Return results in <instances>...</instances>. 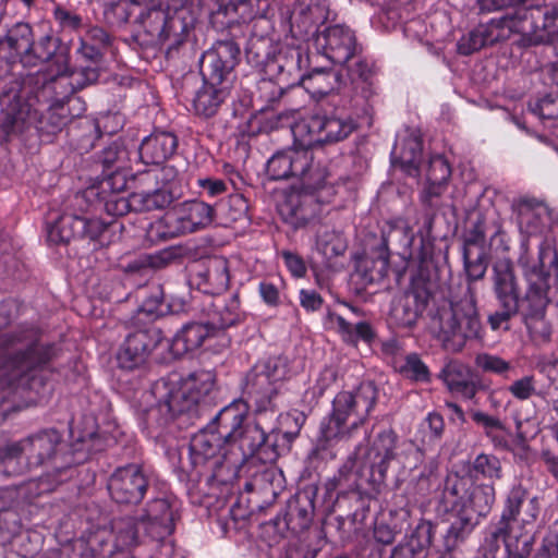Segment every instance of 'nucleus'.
I'll use <instances>...</instances> for the list:
<instances>
[{
	"mask_svg": "<svg viewBox=\"0 0 558 558\" xmlns=\"http://www.w3.org/2000/svg\"><path fill=\"white\" fill-rule=\"evenodd\" d=\"M289 363L281 355L258 360L241 383L242 396L220 409L214 424L225 440V457L230 466H240L256 457L262 462L278 457L276 445L263 423L271 421L279 410Z\"/></svg>",
	"mask_w": 558,
	"mask_h": 558,
	"instance_id": "1",
	"label": "nucleus"
},
{
	"mask_svg": "<svg viewBox=\"0 0 558 558\" xmlns=\"http://www.w3.org/2000/svg\"><path fill=\"white\" fill-rule=\"evenodd\" d=\"M46 63L45 69L23 81L17 93L2 95L1 104L4 107L0 116V143L9 142L11 134L21 130L32 113L36 116L40 102L71 105L78 101L73 97L74 93L98 81L96 66L71 70L69 58L63 53L56 52Z\"/></svg>",
	"mask_w": 558,
	"mask_h": 558,
	"instance_id": "2",
	"label": "nucleus"
},
{
	"mask_svg": "<svg viewBox=\"0 0 558 558\" xmlns=\"http://www.w3.org/2000/svg\"><path fill=\"white\" fill-rule=\"evenodd\" d=\"M14 304L0 302V330L13 320ZM59 354L53 342L40 340L37 328L21 325L12 331L0 332V390L33 391L40 395Z\"/></svg>",
	"mask_w": 558,
	"mask_h": 558,
	"instance_id": "3",
	"label": "nucleus"
},
{
	"mask_svg": "<svg viewBox=\"0 0 558 558\" xmlns=\"http://www.w3.org/2000/svg\"><path fill=\"white\" fill-rule=\"evenodd\" d=\"M151 392L156 403L144 412L143 424L155 437L161 436L171 424L178 428L193 425L216 404L219 396L214 375L205 371L178 381L157 380Z\"/></svg>",
	"mask_w": 558,
	"mask_h": 558,
	"instance_id": "4",
	"label": "nucleus"
},
{
	"mask_svg": "<svg viewBox=\"0 0 558 558\" xmlns=\"http://www.w3.org/2000/svg\"><path fill=\"white\" fill-rule=\"evenodd\" d=\"M463 262L470 296L458 302L451 301L448 310L438 313V339L444 349L452 353L461 351L466 341L482 339L483 336L471 283L484 278L488 266L487 253L469 248L463 252Z\"/></svg>",
	"mask_w": 558,
	"mask_h": 558,
	"instance_id": "5",
	"label": "nucleus"
},
{
	"mask_svg": "<svg viewBox=\"0 0 558 558\" xmlns=\"http://www.w3.org/2000/svg\"><path fill=\"white\" fill-rule=\"evenodd\" d=\"M241 59V48L233 39L218 40L203 54L201 75L203 85L192 99L196 116L211 118L230 96L236 75L235 66Z\"/></svg>",
	"mask_w": 558,
	"mask_h": 558,
	"instance_id": "6",
	"label": "nucleus"
},
{
	"mask_svg": "<svg viewBox=\"0 0 558 558\" xmlns=\"http://www.w3.org/2000/svg\"><path fill=\"white\" fill-rule=\"evenodd\" d=\"M499 23V27L494 31L490 21V47L507 44L511 54L514 47L521 49L544 43H558V2L544 11L539 8L522 10L518 16L502 19ZM551 76L558 82V61L551 64Z\"/></svg>",
	"mask_w": 558,
	"mask_h": 558,
	"instance_id": "7",
	"label": "nucleus"
},
{
	"mask_svg": "<svg viewBox=\"0 0 558 558\" xmlns=\"http://www.w3.org/2000/svg\"><path fill=\"white\" fill-rule=\"evenodd\" d=\"M28 468L46 466V480L50 485L66 481L73 466L84 463L88 454L62 439L54 428L43 429L21 440Z\"/></svg>",
	"mask_w": 558,
	"mask_h": 558,
	"instance_id": "8",
	"label": "nucleus"
},
{
	"mask_svg": "<svg viewBox=\"0 0 558 558\" xmlns=\"http://www.w3.org/2000/svg\"><path fill=\"white\" fill-rule=\"evenodd\" d=\"M330 113L315 114L292 128L293 136L312 150L325 143L345 140L357 129L361 121L371 123L373 114H360L351 99H339Z\"/></svg>",
	"mask_w": 558,
	"mask_h": 558,
	"instance_id": "9",
	"label": "nucleus"
},
{
	"mask_svg": "<svg viewBox=\"0 0 558 558\" xmlns=\"http://www.w3.org/2000/svg\"><path fill=\"white\" fill-rule=\"evenodd\" d=\"M427 242H422L417 269L411 277L409 288L392 301L389 322L398 328H413L425 313L438 282V268L429 256Z\"/></svg>",
	"mask_w": 558,
	"mask_h": 558,
	"instance_id": "10",
	"label": "nucleus"
},
{
	"mask_svg": "<svg viewBox=\"0 0 558 558\" xmlns=\"http://www.w3.org/2000/svg\"><path fill=\"white\" fill-rule=\"evenodd\" d=\"M137 22L143 28L141 45L165 47L167 58H172L186 41L190 31L194 28L195 19L185 8L171 11L160 5H153L141 12ZM142 37L138 34L136 38Z\"/></svg>",
	"mask_w": 558,
	"mask_h": 558,
	"instance_id": "11",
	"label": "nucleus"
},
{
	"mask_svg": "<svg viewBox=\"0 0 558 558\" xmlns=\"http://www.w3.org/2000/svg\"><path fill=\"white\" fill-rule=\"evenodd\" d=\"M58 48V38L46 34L36 39L29 23L16 22L0 37V61L5 63L4 69L0 68V74L10 73L16 64L38 66L50 61Z\"/></svg>",
	"mask_w": 558,
	"mask_h": 558,
	"instance_id": "12",
	"label": "nucleus"
},
{
	"mask_svg": "<svg viewBox=\"0 0 558 558\" xmlns=\"http://www.w3.org/2000/svg\"><path fill=\"white\" fill-rule=\"evenodd\" d=\"M209 23L220 32L245 25L250 37L271 38L275 8L270 0H213Z\"/></svg>",
	"mask_w": 558,
	"mask_h": 558,
	"instance_id": "13",
	"label": "nucleus"
},
{
	"mask_svg": "<svg viewBox=\"0 0 558 558\" xmlns=\"http://www.w3.org/2000/svg\"><path fill=\"white\" fill-rule=\"evenodd\" d=\"M378 393V387L372 380L362 381L351 391H339L331 402V411L322 422L352 437L368 420L377 403Z\"/></svg>",
	"mask_w": 558,
	"mask_h": 558,
	"instance_id": "14",
	"label": "nucleus"
},
{
	"mask_svg": "<svg viewBox=\"0 0 558 558\" xmlns=\"http://www.w3.org/2000/svg\"><path fill=\"white\" fill-rule=\"evenodd\" d=\"M336 194V184L330 181V173L326 170V174L313 186L302 182L300 189L291 191L280 207V215L294 229L304 228L320 219L325 206L331 203Z\"/></svg>",
	"mask_w": 558,
	"mask_h": 558,
	"instance_id": "15",
	"label": "nucleus"
},
{
	"mask_svg": "<svg viewBox=\"0 0 558 558\" xmlns=\"http://www.w3.org/2000/svg\"><path fill=\"white\" fill-rule=\"evenodd\" d=\"M39 105H47V109L44 112L34 116L32 113L31 119H28L23 128L19 131H15L11 134H17L23 132L26 124L31 123L32 120L37 121V130L43 134H57L61 132L62 129L69 124L71 141L75 142V149L81 153H87L95 146V142L101 136L100 128L98 123L94 120H80L73 122L72 119L74 117H78L81 111L85 110L84 108L80 109L76 113L71 112L70 104H58V102H40ZM38 111H40L38 109ZM39 113V112H37Z\"/></svg>",
	"mask_w": 558,
	"mask_h": 558,
	"instance_id": "16",
	"label": "nucleus"
},
{
	"mask_svg": "<svg viewBox=\"0 0 558 558\" xmlns=\"http://www.w3.org/2000/svg\"><path fill=\"white\" fill-rule=\"evenodd\" d=\"M214 221L211 205L203 201L181 204L151 222L146 230L150 243H159L207 228Z\"/></svg>",
	"mask_w": 558,
	"mask_h": 558,
	"instance_id": "17",
	"label": "nucleus"
},
{
	"mask_svg": "<svg viewBox=\"0 0 558 558\" xmlns=\"http://www.w3.org/2000/svg\"><path fill=\"white\" fill-rule=\"evenodd\" d=\"M293 138H295L293 136ZM327 167L316 161L313 150L294 140L291 147L276 151L267 161L266 172L270 180L298 179L313 186L326 174Z\"/></svg>",
	"mask_w": 558,
	"mask_h": 558,
	"instance_id": "18",
	"label": "nucleus"
},
{
	"mask_svg": "<svg viewBox=\"0 0 558 558\" xmlns=\"http://www.w3.org/2000/svg\"><path fill=\"white\" fill-rule=\"evenodd\" d=\"M225 440L214 424V417L198 433L192 436L189 444L187 460L190 463V476L207 482L217 478L218 470L229 464V457H225Z\"/></svg>",
	"mask_w": 558,
	"mask_h": 558,
	"instance_id": "19",
	"label": "nucleus"
},
{
	"mask_svg": "<svg viewBox=\"0 0 558 558\" xmlns=\"http://www.w3.org/2000/svg\"><path fill=\"white\" fill-rule=\"evenodd\" d=\"M527 492L521 486H513L506 499L505 508L498 526L490 532V556L505 546L504 558H529L534 545V535L527 532L513 533L510 523L518 519L520 509L526 499Z\"/></svg>",
	"mask_w": 558,
	"mask_h": 558,
	"instance_id": "20",
	"label": "nucleus"
},
{
	"mask_svg": "<svg viewBox=\"0 0 558 558\" xmlns=\"http://www.w3.org/2000/svg\"><path fill=\"white\" fill-rule=\"evenodd\" d=\"M529 288L521 302V315L531 340L536 344L550 341L551 324L546 318L549 303V275L542 269L533 268L526 276Z\"/></svg>",
	"mask_w": 558,
	"mask_h": 558,
	"instance_id": "21",
	"label": "nucleus"
},
{
	"mask_svg": "<svg viewBox=\"0 0 558 558\" xmlns=\"http://www.w3.org/2000/svg\"><path fill=\"white\" fill-rule=\"evenodd\" d=\"M110 526L111 543L105 542L100 532L89 537L87 544L94 551V557L134 558L132 550L145 539H149L144 535L142 522L136 515L114 518Z\"/></svg>",
	"mask_w": 558,
	"mask_h": 558,
	"instance_id": "22",
	"label": "nucleus"
},
{
	"mask_svg": "<svg viewBox=\"0 0 558 558\" xmlns=\"http://www.w3.org/2000/svg\"><path fill=\"white\" fill-rule=\"evenodd\" d=\"M451 172V166L442 155L430 157L426 173V184L420 193L423 214L418 234L423 243L436 239L433 234L434 222L440 206L439 199L447 190Z\"/></svg>",
	"mask_w": 558,
	"mask_h": 558,
	"instance_id": "23",
	"label": "nucleus"
},
{
	"mask_svg": "<svg viewBox=\"0 0 558 558\" xmlns=\"http://www.w3.org/2000/svg\"><path fill=\"white\" fill-rule=\"evenodd\" d=\"M488 513V494L486 486L477 482H469V493L463 512L450 524L441 529L444 548L453 550L471 534L481 520Z\"/></svg>",
	"mask_w": 558,
	"mask_h": 558,
	"instance_id": "24",
	"label": "nucleus"
},
{
	"mask_svg": "<svg viewBox=\"0 0 558 558\" xmlns=\"http://www.w3.org/2000/svg\"><path fill=\"white\" fill-rule=\"evenodd\" d=\"M314 500L308 493H298L287 504L283 517L280 514L263 524V534L269 546L278 544L287 532L294 534L306 530L313 520Z\"/></svg>",
	"mask_w": 558,
	"mask_h": 558,
	"instance_id": "25",
	"label": "nucleus"
},
{
	"mask_svg": "<svg viewBox=\"0 0 558 558\" xmlns=\"http://www.w3.org/2000/svg\"><path fill=\"white\" fill-rule=\"evenodd\" d=\"M125 189H114V186H102V182L98 185H92L81 193H76L73 197V205L86 210L106 211L111 219L137 211V204L134 203V193L129 196L123 194Z\"/></svg>",
	"mask_w": 558,
	"mask_h": 558,
	"instance_id": "26",
	"label": "nucleus"
},
{
	"mask_svg": "<svg viewBox=\"0 0 558 558\" xmlns=\"http://www.w3.org/2000/svg\"><path fill=\"white\" fill-rule=\"evenodd\" d=\"M107 488L116 504L137 506L149 489V477L145 474L142 465L129 463L118 466L111 473Z\"/></svg>",
	"mask_w": 558,
	"mask_h": 558,
	"instance_id": "27",
	"label": "nucleus"
},
{
	"mask_svg": "<svg viewBox=\"0 0 558 558\" xmlns=\"http://www.w3.org/2000/svg\"><path fill=\"white\" fill-rule=\"evenodd\" d=\"M495 293L499 310L490 314V329L509 330V319L519 312V296L510 259H502L494 265Z\"/></svg>",
	"mask_w": 558,
	"mask_h": 558,
	"instance_id": "28",
	"label": "nucleus"
},
{
	"mask_svg": "<svg viewBox=\"0 0 558 558\" xmlns=\"http://www.w3.org/2000/svg\"><path fill=\"white\" fill-rule=\"evenodd\" d=\"M314 45L317 51L331 63L340 65L347 64L362 51L354 32L340 24L326 26L319 31L315 36Z\"/></svg>",
	"mask_w": 558,
	"mask_h": 558,
	"instance_id": "29",
	"label": "nucleus"
},
{
	"mask_svg": "<svg viewBox=\"0 0 558 558\" xmlns=\"http://www.w3.org/2000/svg\"><path fill=\"white\" fill-rule=\"evenodd\" d=\"M95 162L101 167L102 186L125 189L129 180L135 182L136 173L131 171L130 151L122 138L112 141L96 156Z\"/></svg>",
	"mask_w": 558,
	"mask_h": 558,
	"instance_id": "30",
	"label": "nucleus"
},
{
	"mask_svg": "<svg viewBox=\"0 0 558 558\" xmlns=\"http://www.w3.org/2000/svg\"><path fill=\"white\" fill-rule=\"evenodd\" d=\"M444 523L421 520L411 534L405 535L390 553L389 558H426L430 547L449 553L442 546Z\"/></svg>",
	"mask_w": 558,
	"mask_h": 558,
	"instance_id": "31",
	"label": "nucleus"
},
{
	"mask_svg": "<svg viewBox=\"0 0 558 558\" xmlns=\"http://www.w3.org/2000/svg\"><path fill=\"white\" fill-rule=\"evenodd\" d=\"M159 328L151 326L130 332L120 345L117 361L121 368L132 371L144 365L151 352L162 343Z\"/></svg>",
	"mask_w": 558,
	"mask_h": 558,
	"instance_id": "32",
	"label": "nucleus"
},
{
	"mask_svg": "<svg viewBox=\"0 0 558 558\" xmlns=\"http://www.w3.org/2000/svg\"><path fill=\"white\" fill-rule=\"evenodd\" d=\"M347 63V75L353 86L354 94L349 98L354 101L356 112L360 114L374 113V97L376 96L374 62L363 58L361 52Z\"/></svg>",
	"mask_w": 558,
	"mask_h": 558,
	"instance_id": "33",
	"label": "nucleus"
},
{
	"mask_svg": "<svg viewBox=\"0 0 558 558\" xmlns=\"http://www.w3.org/2000/svg\"><path fill=\"white\" fill-rule=\"evenodd\" d=\"M287 54L290 57V60H287L284 63H280L279 60L282 52L279 51L277 53V46L274 45V40L271 38L250 37L245 48L246 60L254 68L266 71L268 68L277 64L280 71H283L286 68L288 71H292L294 69L300 70L302 51L293 48L289 49Z\"/></svg>",
	"mask_w": 558,
	"mask_h": 558,
	"instance_id": "34",
	"label": "nucleus"
},
{
	"mask_svg": "<svg viewBox=\"0 0 558 558\" xmlns=\"http://www.w3.org/2000/svg\"><path fill=\"white\" fill-rule=\"evenodd\" d=\"M138 519L142 522L144 535L148 536L150 541L162 542L175 529L174 512L167 497L151 498Z\"/></svg>",
	"mask_w": 558,
	"mask_h": 558,
	"instance_id": "35",
	"label": "nucleus"
},
{
	"mask_svg": "<svg viewBox=\"0 0 558 558\" xmlns=\"http://www.w3.org/2000/svg\"><path fill=\"white\" fill-rule=\"evenodd\" d=\"M190 282L204 294H221L230 282L228 260L221 256H214L198 264L191 274Z\"/></svg>",
	"mask_w": 558,
	"mask_h": 558,
	"instance_id": "36",
	"label": "nucleus"
},
{
	"mask_svg": "<svg viewBox=\"0 0 558 558\" xmlns=\"http://www.w3.org/2000/svg\"><path fill=\"white\" fill-rule=\"evenodd\" d=\"M399 436L393 428H384L375 436L366 454L371 478L375 483H384L391 461L397 458Z\"/></svg>",
	"mask_w": 558,
	"mask_h": 558,
	"instance_id": "37",
	"label": "nucleus"
},
{
	"mask_svg": "<svg viewBox=\"0 0 558 558\" xmlns=\"http://www.w3.org/2000/svg\"><path fill=\"white\" fill-rule=\"evenodd\" d=\"M178 146L179 140L173 132L155 129L138 146L140 161L146 166H161L175 154Z\"/></svg>",
	"mask_w": 558,
	"mask_h": 558,
	"instance_id": "38",
	"label": "nucleus"
},
{
	"mask_svg": "<svg viewBox=\"0 0 558 558\" xmlns=\"http://www.w3.org/2000/svg\"><path fill=\"white\" fill-rule=\"evenodd\" d=\"M301 84L313 98L330 96L332 104L339 101L337 98L347 86L339 71L326 68H313L307 74L302 75Z\"/></svg>",
	"mask_w": 558,
	"mask_h": 558,
	"instance_id": "39",
	"label": "nucleus"
},
{
	"mask_svg": "<svg viewBox=\"0 0 558 558\" xmlns=\"http://www.w3.org/2000/svg\"><path fill=\"white\" fill-rule=\"evenodd\" d=\"M519 229L527 236L544 234L550 227L551 214L543 202L522 198L515 206Z\"/></svg>",
	"mask_w": 558,
	"mask_h": 558,
	"instance_id": "40",
	"label": "nucleus"
},
{
	"mask_svg": "<svg viewBox=\"0 0 558 558\" xmlns=\"http://www.w3.org/2000/svg\"><path fill=\"white\" fill-rule=\"evenodd\" d=\"M439 378L456 397L472 400L484 388L478 386L471 369L463 363L452 360L441 369Z\"/></svg>",
	"mask_w": 558,
	"mask_h": 558,
	"instance_id": "41",
	"label": "nucleus"
},
{
	"mask_svg": "<svg viewBox=\"0 0 558 558\" xmlns=\"http://www.w3.org/2000/svg\"><path fill=\"white\" fill-rule=\"evenodd\" d=\"M469 482L470 480L460 476L458 473L448 474L437 498V513L446 514L449 512H456L457 517H459L466 505Z\"/></svg>",
	"mask_w": 558,
	"mask_h": 558,
	"instance_id": "42",
	"label": "nucleus"
},
{
	"mask_svg": "<svg viewBox=\"0 0 558 558\" xmlns=\"http://www.w3.org/2000/svg\"><path fill=\"white\" fill-rule=\"evenodd\" d=\"M215 333L208 323L191 322L182 326L167 345L174 357H181L202 347Z\"/></svg>",
	"mask_w": 558,
	"mask_h": 558,
	"instance_id": "43",
	"label": "nucleus"
},
{
	"mask_svg": "<svg viewBox=\"0 0 558 558\" xmlns=\"http://www.w3.org/2000/svg\"><path fill=\"white\" fill-rule=\"evenodd\" d=\"M111 45L112 37L108 32L102 27L92 26L81 36L77 53L88 63L85 66H96L99 76L100 64Z\"/></svg>",
	"mask_w": 558,
	"mask_h": 558,
	"instance_id": "44",
	"label": "nucleus"
},
{
	"mask_svg": "<svg viewBox=\"0 0 558 558\" xmlns=\"http://www.w3.org/2000/svg\"><path fill=\"white\" fill-rule=\"evenodd\" d=\"M390 252L376 246L356 259L354 276L363 286L380 282L388 274Z\"/></svg>",
	"mask_w": 558,
	"mask_h": 558,
	"instance_id": "45",
	"label": "nucleus"
},
{
	"mask_svg": "<svg viewBox=\"0 0 558 558\" xmlns=\"http://www.w3.org/2000/svg\"><path fill=\"white\" fill-rule=\"evenodd\" d=\"M351 438L349 435L320 421L319 432L315 444L307 454V460L314 469L333 460L337 456L336 445L343 439Z\"/></svg>",
	"mask_w": 558,
	"mask_h": 558,
	"instance_id": "46",
	"label": "nucleus"
},
{
	"mask_svg": "<svg viewBox=\"0 0 558 558\" xmlns=\"http://www.w3.org/2000/svg\"><path fill=\"white\" fill-rule=\"evenodd\" d=\"M179 257L174 247L163 248L154 254H141L122 265L126 275L138 276L142 279H148L157 269H162Z\"/></svg>",
	"mask_w": 558,
	"mask_h": 558,
	"instance_id": "47",
	"label": "nucleus"
},
{
	"mask_svg": "<svg viewBox=\"0 0 558 558\" xmlns=\"http://www.w3.org/2000/svg\"><path fill=\"white\" fill-rule=\"evenodd\" d=\"M83 216L74 213H62L46 221L47 241L53 245L68 244L71 240L81 239Z\"/></svg>",
	"mask_w": 558,
	"mask_h": 558,
	"instance_id": "48",
	"label": "nucleus"
},
{
	"mask_svg": "<svg viewBox=\"0 0 558 558\" xmlns=\"http://www.w3.org/2000/svg\"><path fill=\"white\" fill-rule=\"evenodd\" d=\"M328 318L336 324L337 332L342 341L349 345L356 347L360 341L367 345H373L377 338V333L371 323L366 320L351 324L343 316L337 313H328Z\"/></svg>",
	"mask_w": 558,
	"mask_h": 558,
	"instance_id": "49",
	"label": "nucleus"
},
{
	"mask_svg": "<svg viewBox=\"0 0 558 558\" xmlns=\"http://www.w3.org/2000/svg\"><path fill=\"white\" fill-rule=\"evenodd\" d=\"M214 221L220 226H231L247 217L248 202L242 193H229L211 205Z\"/></svg>",
	"mask_w": 558,
	"mask_h": 558,
	"instance_id": "50",
	"label": "nucleus"
},
{
	"mask_svg": "<svg viewBox=\"0 0 558 558\" xmlns=\"http://www.w3.org/2000/svg\"><path fill=\"white\" fill-rule=\"evenodd\" d=\"M83 223L85 226L81 239L93 243L95 250L110 245L119 236L118 233L122 229V226L116 219L106 221L100 218L83 216Z\"/></svg>",
	"mask_w": 558,
	"mask_h": 558,
	"instance_id": "51",
	"label": "nucleus"
},
{
	"mask_svg": "<svg viewBox=\"0 0 558 558\" xmlns=\"http://www.w3.org/2000/svg\"><path fill=\"white\" fill-rule=\"evenodd\" d=\"M142 189L134 193V203L137 204V211H151L168 207L173 201L170 187L155 185L154 183L135 182Z\"/></svg>",
	"mask_w": 558,
	"mask_h": 558,
	"instance_id": "52",
	"label": "nucleus"
},
{
	"mask_svg": "<svg viewBox=\"0 0 558 558\" xmlns=\"http://www.w3.org/2000/svg\"><path fill=\"white\" fill-rule=\"evenodd\" d=\"M414 241V233L407 220L395 218L387 222L381 231V242L379 247H385L389 252V245H396L401 250L399 254H405L411 248Z\"/></svg>",
	"mask_w": 558,
	"mask_h": 558,
	"instance_id": "53",
	"label": "nucleus"
},
{
	"mask_svg": "<svg viewBox=\"0 0 558 558\" xmlns=\"http://www.w3.org/2000/svg\"><path fill=\"white\" fill-rule=\"evenodd\" d=\"M306 422V415L302 411L293 410L282 413L280 409L271 421L268 427L270 436L275 433H282L283 437L289 441L295 439Z\"/></svg>",
	"mask_w": 558,
	"mask_h": 558,
	"instance_id": "54",
	"label": "nucleus"
},
{
	"mask_svg": "<svg viewBox=\"0 0 558 558\" xmlns=\"http://www.w3.org/2000/svg\"><path fill=\"white\" fill-rule=\"evenodd\" d=\"M26 469L29 468L21 440L0 447V474L15 476L22 474Z\"/></svg>",
	"mask_w": 558,
	"mask_h": 558,
	"instance_id": "55",
	"label": "nucleus"
},
{
	"mask_svg": "<svg viewBox=\"0 0 558 558\" xmlns=\"http://www.w3.org/2000/svg\"><path fill=\"white\" fill-rule=\"evenodd\" d=\"M218 312L214 313L209 326L213 328L214 333L217 330L227 329L235 325L240 319V300L236 294L230 298V301L222 306L216 305Z\"/></svg>",
	"mask_w": 558,
	"mask_h": 558,
	"instance_id": "56",
	"label": "nucleus"
},
{
	"mask_svg": "<svg viewBox=\"0 0 558 558\" xmlns=\"http://www.w3.org/2000/svg\"><path fill=\"white\" fill-rule=\"evenodd\" d=\"M401 532L402 526L397 523L396 517L392 512H389L388 517L383 514L375 520L373 538L377 544L387 546L391 545Z\"/></svg>",
	"mask_w": 558,
	"mask_h": 558,
	"instance_id": "57",
	"label": "nucleus"
},
{
	"mask_svg": "<svg viewBox=\"0 0 558 558\" xmlns=\"http://www.w3.org/2000/svg\"><path fill=\"white\" fill-rule=\"evenodd\" d=\"M487 43L488 24H480L459 39L457 44V51L459 54L470 56L484 48Z\"/></svg>",
	"mask_w": 558,
	"mask_h": 558,
	"instance_id": "58",
	"label": "nucleus"
},
{
	"mask_svg": "<svg viewBox=\"0 0 558 558\" xmlns=\"http://www.w3.org/2000/svg\"><path fill=\"white\" fill-rule=\"evenodd\" d=\"M316 246L318 252L327 259L342 255L347 248L341 234L335 230L318 233Z\"/></svg>",
	"mask_w": 558,
	"mask_h": 558,
	"instance_id": "59",
	"label": "nucleus"
},
{
	"mask_svg": "<svg viewBox=\"0 0 558 558\" xmlns=\"http://www.w3.org/2000/svg\"><path fill=\"white\" fill-rule=\"evenodd\" d=\"M398 371L402 376L413 381L428 383L430 380L429 368L417 353L408 354Z\"/></svg>",
	"mask_w": 558,
	"mask_h": 558,
	"instance_id": "60",
	"label": "nucleus"
},
{
	"mask_svg": "<svg viewBox=\"0 0 558 558\" xmlns=\"http://www.w3.org/2000/svg\"><path fill=\"white\" fill-rule=\"evenodd\" d=\"M398 150L399 145L396 144L391 151L393 162L398 159L399 163L404 168H417L422 155V144L420 141L409 138L404 141L400 153Z\"/></svg>",
	"mask_w": 558,
	"mask_h": 558,
	"instance_id": "61",
	"label": "nucleus"
},
{
	"mask_svg": "<svg viewBox=\"0 0 558 558\" xmlns=\"http://www.w3.org/2000/svg\"><path fill=\"white\" fill-rule=\"evenodd\" d=\"M163 289L159 283L149 284L145 291L140 311L148 316L157 317L163 314Z\"/></svg>",
	"mask_w": 558,
	"mask_h": 558,
	"instance_id": "62",
	"label": "nucleus"
},
{
	"mask_svg": "<svg viewBox=\"0 0 558 558\" xmlns=\"http://www.w3.org/2000/svg\"><path fill=\"white\" fill-rule=\"evenodd\" d=\"M178 175L179 171L174 167L165 166L136 172L135 182L154 183L155 185L169 187Z\"/></svg>",
	"mask_w": 558,
	"mask_h": 558,
	"instance_id": "63",
	"label": "nucleus"
},
{
	"mask_svg": "<svg viewBox=\"0 0 558 558\" xmlns=\"http://www.w3.org/2000/svg\"><path fill=\"white\" fill-rule=\"evenodd\" d=\"M534 558H558V519L548 526Z\"/></svg>",
	"mask_w": 558,
	"mask_h": 558,
	"instance_id": "64",
	"label": "nucleus"
}]
</instances>
